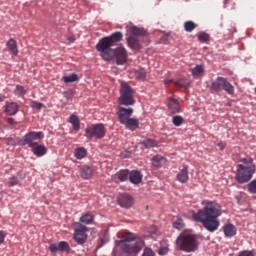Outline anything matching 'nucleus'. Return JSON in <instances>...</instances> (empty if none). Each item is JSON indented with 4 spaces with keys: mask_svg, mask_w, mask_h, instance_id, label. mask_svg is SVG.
<instances>
[{
    "mask_svg": "<svg viewBox=\"0 0 256 256\" xmlns=\"http://www.w3.org/2000/svg\"><path fill=\"white\" fill-rule=\"evenodd\" d=\"M222 213L221 204L216 201H207L203 209L193 214V219L202 223L209 233H215L219 229V225H221L219 217H221Z\"/></svg>",
    "mask_w": 256,
    "mask_h": 256,
    "instance_id": "1",
    "label": "nucleus"
},
{
    "mask_svg": "<svg viewBox=\"0 0 256 256\" xmlns=\"http://www.w3.org/2000/svg\"><path fill=\"white\" fill-rule=\"evenodd\" d=\"M118 239L120 240H116V244L122 245L121 249L127 255L136 256L145 247V241L135 238L133 233H118Z\"/></svg>",
    "mask_w": 256,
    "mask_h": 256,
    "instance_id": "2",
    "label": "nucleus"
},
{
    "mask_svg": "<svg viewBox=\"0 0 256 256\" xmlns=\"http://www.w3.org/2000/svg\"><path fill=\"white\" fill-rule=\"evenodd\" d=\"M123 39V33L114 32L110 36L101 38L96 44V50L104 61H111V54H113V47L115 43H119Z\"/></svg>",
    "mask_w": 256,
    "mask_h": 256,
    "instance_id": "3",
    "label": "nucleus"
},
{
    "mask_svg": "<svg viewBox=\"0 0 256 256\" xmlns=\"http://www.w3.org/2000/svg\"><path fill=\"white\" fill-rule=\"evenodd\" d=\"M240 163L237 166L236 181L238 183H247L253 179L255 175V163L252 158H241Z\"/></svg>",
    "mask_w": 256,
    "mask_h": 256,
    "instance_id": "4",
    "label": "nucleus"
},
{
    "mask_svg": "<svg viewBox=\"0 0 256 256\" xmlns=\"http://www.w3.org/2000/svg\"><path fill=\"white\" fill-rule=\"evenodd\" d=\"M176 247L178 251L195 253V251L199 249V240L197 239V235L181 233L176 239Z\"/></svg>",
    "mask_w": 256,
    "mask_h": 256,
    "instance_id": "5",
    "label": "nucleus"
},
{
    "mask_svg": "<svg viewBox=\"0 0 256 256\" xmlns=\"http://www.w3.org/2000/svg\"><path fill=\"white\" fill-rule=\"evenodd\" d=\"M127 31L130 33L126 39L128 47L134 51H139V49H142L143 46L141 45L139 37H145V35H147V30L137 26H130L127 27Z\"/></svg>",
    "mask_w": 256,
    "mask_h": 256,
    "instance_id": "6",
    "label": "nucleus"
},
{
    "mask_svg": "<svg viewBox=\"0 0 256 256\" xmlns=\"http://www.w3.org/2000/svg\"><path fill=\"white\" fill-rule=\"evenodd\" d=\"M135 91L126 82H122L120 86V96L118 98L119 105L129 107L135 105Z\"/></svg>",
    "mask_w": 256,
    "mask_h": 256,
    "instance_id": "7",
    "label": "nucleus"
},
{
    "mask_svg": "<svg viewBox=\"0 0 256 256\" xmlns=\"http://www.w3.org/2000/svg\"><path fill=\"white\" fill-rule=\"evenodd\" d=\"M223 89L226 91V93H228V95H233V93H235V87H233L226 78L217 77V79L211 84V91H214V93H219Z\"/></svg>",
    "mask_w": 256,
    "mask_h": 256,
    "instance_id": "8",
    "label": "nucleus"
},
{
    "mask_svg": "<svg viewBox=\"0 0 256 256\" xmlns=\"http://www.w3.org/2000/svg\"><path fill=\"white\" fill-rule=\"evenodd\" d=\"M105 133H107L105 125L101 123L92 124L85 129L84 137H87L88 139H103Z\"/></svg>",
    "mask_w": 256,
    "mask_h": 256,
    "instance_id": "9",
    "label": "nucleus"
},
{
    "mask_svg": "<svg viewBox=\"0 0 256 256\" xmlns=\"http://www.w3.org/2000/svg\"><path fill=\"white\" fill-rule=\"evenodd\" d=\"M44 135L43 132H35L31 131L28 132L22 139L18 141V144L21 145L22 147H25V145H28L30 149L32 147H35L37 145V141H41L43 139Z\"/></svg>",
    "mask_w": 256,
    "mask_h": 256,
    "instance_id": "10",
    "label": "nucleus"
},
{
    "mask_svg": "<svg viewBox=\"0 0 256 256\" xmlns=\"http://www.w3.org/2000/svg\"><path fill=\"white\" fill-rule=\"evenodd\" d=\"M111 60L116 59L117 65H124V63H127V50L119 46L112 50Z\"/></svg>",
    "mask_w": 256,
    "mask_h": 256,
    "instance_id": "11",
    "label": "nucleus"
},
{
    "mask_svg": "<svg viewBox=\"0 0 256 256\" xmlns=\"http://www.w3.org/2000/svg\"><path fill=\"white\" fill-rule=\"evenodd\" d=\"M79 228L75 229L74 239L78 245H83L87 241V228L81 225V223H76Z\"/></svg>",
    "mask_w": 256,
    "mask_h": 256,
    "instance_id": "12",
    "label": "nucleus"
},
{
    "mask_svg": "<svg viewBox=\"0 0 256 256\" xmlns=\"http://www.w3.org/2000/svg\"><path fill=\"white\" fill-rule=\"evenodd\" d=\"M133 108L119 107L117 111L118 121L121 125L131 119Z\"/></svg>",
    "mask_w": 256,
    "mask_h": 256,
    "instance_id": "13",
    "label": "nucleus"
},
{
    "mask_svg": "<svg viewBox=\"0 0 256 256\" xmlns=\"http://www.w3.org/2000/svg\"><path fill=\"white\" fill-rule=\"evenodd\" d=\"M118 203L120 207H124V209H129L132 205H134L135 200L129 194H120L118 197Z\"/></svg>",
    "mask_w": 256,
    "mask_h": 256,
    "instance_id": "14",
    "label": "nucleus"
},
{
    "mask_svg": "<svg viewBox=\"0 0 256 256\" xmlns=\"http://www.w3.org/2000/svg\"><path fill=\"white\" fill-rule=\"evenodd\" d=\"M4 113L10 116L17 115L19 113V105L15 102H6Z\"/></svg>",
    "mask_w": 256,
    "mask_h": 256,
    "instance_id": "15",
    "label": "nucleus"
},
{
    "mask_svg": "<svg viewBox=\"0 0 256 256\" xmlns=\"http://www.w3.org/2000/svg\"><path fill=\"white\" fill-rule=\"evenodd\" d=\"M128 179L130 183H132L133 185H139V183L143 181V175L141 174L140 171L133 170L130 172Z\"/></svg>",
    "mask_w": 256,
    "mask_h": 256,
    "instance_id": "16",
    "label": "nucleus"
},
{
    "mask_svg": "<svg viewBox=\"0 0 256 256\" xmlns=\"http://www.w3.org/2000/svg\"><path fill=\"white\" fill-rule=\"evenodd\" d=\"M177 181L179 183H187L189 181V166H184L177 174Z\"/></svg>",
    "mask_w": 256,
    "mask_h": 256,
    "instance_id": "17",
    "label": "nucleus"
},
{
    "mask_svg": "<svg viewBox=\"0 0 256 256\" xmlns=\"http://www.w3.org/2000/svg\"><path fill=\"white\" fill-rule=\"evenodd\" d=\"M122 125H124L128 131H137V129H139V119L130 118Z\"/></svg>",
    "mask_w": 256,
    "mask_h": 256,
    "instance_id": "18",
    "label": "nucleus"
},
{
    "mask_svg": "<svg viewBox=\"0 0 256 256\" xmlns=\"http://www.w3.org/2000/svg\"><path fill=\"white\" fill-rule=\"evenodd\" d=\"M31 151L36 155V157H43L44 155H47V147L39 145V143L32 147Z\"/></svg>",
    "mask_w": 256,
    "mask_h": 256,
    "instance_id": "19",
    "label": "nucleus"
},
{
    "mask_svg": "<svg viewBox=\"0 0 256 256\" xmlns=\"http://www.w3.org/2000/svg\"><path fill=\"white\" fill-rule=\"evenodd\" d=\"M6 46L12 55H19V48H17V41L15 39L10 38L6 43Z\"/></svg>",
    "mask_w": 256,
    "mask_h": 256,
    "instance_id": "20",
    "label": "nucleus"
},
{
    "mask_svg": "<svg viewBox=\"0 0 256 256\" xmlns=\"http://www.w3.org/2000/svg\"><path fill=\"white\" fill-rule=\"evenodd\" d=\"M153 167H156V169H159V167H163L165 163H167V159L161 155H156L152 157L151 159Z\"/></svg>",
    "mask_w": 256,
    "mask_h": 256,
    "instance_id": "21",
    "label": "nucleus"
},
{
    "mask_svg": "<svg viewBox=\"0 0 256 256\" xmlns=\"http://www.w3.org/2000/svg\"><path fill=\"white\" fill-rule=\"evenodd\" d=\"M223 230L226 237H235L237 235V228L233 224H226Z\"/></svg>",
    "mask_w": 256,
    "mask_h": 256,
    "instance_id": "22",
    "label": "nucleus"
},
{
    "mask_svg": "<svg viewBox=\"0 0 256 256\" xmlns=\"http://www.w3.org/2000/svg\"><path fill=\"white\" fill-rule=\"evenodd\" d=\"M168 109L171 111V113H180L181 112V106L179 105V101L176 99H170L168 103Z\"/></svg>",
    "mask_w": 256,
    "mask_h": 256,
    "instance_id": "23",
    "label": "nucleus"
},
{
    "mask_svg": "<svg viewBox=\"0 0 256 256\" xmlns=\"http://www.w3.org/2000/svg\"><path fill=\"white\" fill-rule=\"evenodd\" d=\"M69 123H71V125L73 126V131H75L76 133L79 132V130L81 129V122L79 121V117L74 114L70 115Z\"/></svg>",
    "mask_w": 256,
    "mask_h": 256,
    "instance_id": "24",
    "label": "nucleus"
},
{
    "mask_svg": "<svg viewBox=\"0 0 256 256\" xmlns=\"http://www.w3.org/2000/svg\"><path fill=\"white\" fill-rule=\"evenodd\" d=\"M80 177L83 179H91L93 177V168L89 166H84L80 170Z\"/></svg>",
    "mask_w": 256,
    "mask_h": 256,
    "instance_id": "25",
    "label": "nucleus"
},
{
    "mask_svg": "<svg viewBox=\"0 0 256 256\" xmlns=\"http://www.w3.org/2000/svg\"><path fill=\"white\" fill-rule=\"evenodd\" d=\"M74 156L76 159H85V157H87V150L84 147L76 148Z\"/></svg>",
    "mask_w": 256,
    "mask_h": 256,
    "instance_id": "26",
    "label": "nucleus"
},
{
    "mask_svg": "<svg viewBox=\"0 0 256 256\" xmlns=\"http://www.w3.org/2000/svg\"><path fill=\"white\" fill-rule=\"evenodd\" d=\"M129 175V170H120L118 173H116L117 179H119L121 182L127 181L129 179Z\"/></svg>",
    "mask_w": 256,
    "mask_h": 256,
    "instance_id": "27",
    "label": "nucleus"
},
{
    "mask_svg": "<svg viewBox=\"0 0 256 256\" xmlns=\"http://www.w3.org/2000/svg\"><path fill=\"white\" fill-rule=\"evenodd\" d=\"M195 29H197V25L195 24V22L189 20L184 23V30L187 33H191L192 31H195Z\"/></svg>",
    "mask_w": 256,
    "mask_h": 256,
    "instance_id": "28",
    "label": "nucleus"
},
{
    "mask_svg": "<svg viewBox=\"0 0 256 256\" xmlns=\"http://www.w3.org/2000/svg\"><path fill=\"white\" fill-rule=\"evenodd\" d=\"M93 221V214L86 213L83 214L82 217H80V223H84L85 225H90Z\"/></svg>",
    "mask_w": 256,
    "mask_h": 256,
    "instance_id": "29",
    "label": "nucleus"
},
{
    "mask_svg": "<svg viewBox=\"0 0 256 256\" xmlns=\"http://www.w3.org/2000/svg\"><path fill=\"white\" fill-rule=\"evenodd\" d=\"M203 66L197 65L196 67L191 69V73L193 77H201L203 75Z\"/></svg>",
    "mask_w": 256,
    "mask_h": 256,
    "instance_id": "30",
    "label": "nucleus"
},
{
    "mask_svg": "<svg viewBox=\"0 0 256 256\" xmlns=\"http://www.w3.org/2000/svg\"><path fill=\"white\" fill-rule=\"evenodd\" d=\"M184 122H185V119H183V117L180 115H176L172 117V123L175 127H181Z\"/></svg>",
    "mask_w": 256,
    "mask_h": 256,
    "instance_id": "31",
    "label": "nucleus"
},
{
    "mask_svg": "<svg viewBox=\"0 0 256 256\" xmlns=\"http://www.w3.org/2000/svg\"><path fill=\"white\" fill-rule=\"evenodd\" d=\"M64 83H75V81H79V76L77 74H72L70 76L63 77Z\"/></svg>",
    "mask_w": 256,
    "mask_h": 256,
    "instance_id": "32",
    "label": "nucleus"
},
{
    "mask_svg": "<svg viewBox=\"0 0 256 256\" xmlns=\"http://www.w3.org/2000/svg\"><path fill=\"white\" fill-rule=\"evenodd\" d=\"M142 145H144L146 149H151V147H157V142L153 139H146L142 142Z\"/></svg>",
    "mask_w": 256,
    "mask_h": 256,
    "instance_id": "33",
    "label": "nucleus"
},
{
    "mask_svg": "<svg viewBox=\"0 0 256 256\" xmlns=\"http://www.w3.org/2000/svg\"><path fill=\"white\" fill-rule=\"evenodd\" d=\"M135 77L136 79H145V77H147V72L143 68L138 69L135 71Z\"/></svg>",
    "mask_w": 256,
    "mask_h": 256,
    "instance_id": "34",
    "label": "nucleus"
},
{
    "mask_svg": "<svg viewBox=\"0 0 256 256\" xmlns=\"http://www.w3.org/2000/svg\"><path fill=\"white\" fill-rule=\"evenodd\" d=\"M173 227L174 229H178L179 231H181V229L185 227V224L183 223V219L177 218L173 223Z\"/></svg>",
    "mask_w": 256,
    "mask_h": 256,
    "instance_id": "35",
    "label": "nucleus"
},
{
    "mask_svg": "<svg viewBox=\"0 0 256 256\" xmlns=\"http://www.w3.org/2000/svg\"><path fill=\"white\" fill-rule=\"evenodd\" d=\"M176 87H182L183 89H187L189 87V82L186 79H180L175 82Z\"/></svg>",
    "mask_w": 256,
    "mask_h": 256,
    "instance_id": "36",
    "label": "nucleus"
},
{
    "mask_svg": "<svg viewBox=\"0 0 256 256\" xmlns=\"http://www.w3.org/2000/svg\"><path fill=\"white\" fill-rule=\"evenodd\" d=\"M209 39H210V36L206 32H202L198 34V41H201L202 43H207Z\"/></svg>",
    "mask_w": 256,
    "mask_h": 256,
    "instance_id": "37",
    "label": "nucleus"
},
{
    "mask_svg": "<svg viewBox=\"0 0 256 256\" xmlns=\"http://www.w3.org/2000/svg\"><path fill=\"white\" fill-rule=\"evenodd\" d=\"M15 185H19V178L16 176H13L10 178L8 182V187H15Z\"/></svg>",
    "mask_w": 256,
    "mask_h": 256,
    "instance_id": "38",
    "label": "nucleus"
},
{
    "mask_svg": "<svg viewBox=\"0 0 256 256\" xmlns=\"http://www.w3.org/2000/svg\"><path fill=\"white\" fill-rule=\"evenodd\" d=\"M31 107H32V109H37V111H41V109H43V103L37 102V101H32Z\"/></svg>",
    "mask_w": 256,
    "mask_h": 256,
    "instance_id": "39",
    "label": "nucleus"
},
{
    "mask_svg": "<svg viewBox=\"0 0 256 256\" xmlns=\"http://www.w3.org/2000/svg\"><path fill=\"white\" fill-rule=\"evenodd\" d=\"M16 93L18 95H26L27 94V90H25V87L21 86V85H17L16 89H15Z\"/></svg>",
    "mask_w": 256,
    "mask_h": 256,
    "instance_id": "40",
    "label": "nucleus"
},
{
    "mask_svg": "<svg viewBox=\"0 0 256 256\" xmlns=\"http://www.w3.org/2000/svg\"><path fill=\"white\" fill-rule=\"evenodd\" d=\"M59 251H69V244L65 241H62L58 245Z\"/></svg>",
    "mask_w": 256,
    "mask_h": 256,
    "instance_id": "41",
    "label": "nucleus"
},
{
    "mask_svg": "<svg viewBox=\"0 0 256 256\" xmlns=\"http://www.w3.org/2000/svg\"><path fill=\"white\" fill-rule=\"evenodd\" d=\"M248 191H250L251 193H256V180H252L248 184Z\"/></svg>",
    "mask_w": 256,
    "mask_h": 256,
    "instance_id": "42",
    "label": "nucleus"
},
{
    "mask_svg": "<svg viewBox=\"0 0 256 256\" xmlns=\"http://www.w3.org/2000/svg\"><path fill=\"white\" fill-rule=\"evenodd\" d=\"M142 256H155V252L151 248H145Z\"/></svg>",
    "mask_w": 256,
    "mask_h": 256,
    "instance_id": "43",
    "label": "nucleus"
},
{
    "mask_svg": "<svg viewBox=\"0 0 256 256\" xmlns=\"http://www.w3.org/2000/svg\"><path fill=\"white\" fill-rule=\"evenodd\" d=\"M238 256H255L252 251L244 250L239 252Z\"/></svg>",
    "mask_w": 256,
    "mask_h": 256,
    "instance_id": "44",
    "label": "nucleus"
},
{
    "mask_svg": "<svg viewBox=\"0 0 256 256\" xmlns=\"http://www.w3.org/2000/svg\"><path fill=\"white\" fill-rule=\"evenodd\" d=\"M50 251L51 253H57V251H59V246H57V244H51Z\"/></svg>",
    "mask_w": 256,
    "mask_h": 256,
    "instance_id": "45",
    "label": "nucleus"
},
{
    "mask_svg": "<svg viewBox=\"0 0 256 256\" xmlns=\"http://www.w3.org/2000/svg\"><path fill=\"white\" fill-rule=\"evenodd\" d=\"M5 237H6L5 232L0 231V245L2 243H5Z\"/></svg>",
    "mask_w": 256,
    "mask_h": 256,
    "instance_id": "46",
    "label": "nucleus"
},
{
    "mask_svg": "<svg viewBox=\"0 0 256 256\" xmlns=\"http://www.w3.org/2000/svg\"><path fill=\"white\" fill-rule=\"evenodd\" d=\"M217 147L220 151H223L226 147V144H225V142H220V143H218Z\"/></svg>",
    "mask_w": 256,
    "mask_h": 256,
    "instance_id": "47",
    "label": "nucleus"
},
{
    "mask_svg": "<svg viewBox=\"0 0 256 256\" xmlns=\"http://www.w3.org/2000/svg\"><path fill=\"white\" fill-rule=\"evenodd\" d=\"M8 123H9V125H15L16 124L15 119H13V118H9Z\"/></svg>",
    "mask_w": 256,
    "mask_h": 256,
    "instance_id": "48",
    "label": "nucleus"
},
{
    "mask_svg": "<svg viewBox=\"0 0 256 256\" xmlns=\"http://www.w3.org/2000/svg\"><path fill=\"white\" fill-rule=\"evenodd\" d=\"M164 83L165 85H171V83H173V79H166Z\"/></svg>",
    "mask_w": 256,
    "mask_h": 256,
    "instance_id": "49",
    "label": "nucleus"
},
{
    "mask_svg": "<svg viewBox=\"0 0 256 256\" xmlns=\"http://www.w3.org/2000/svg\"><path fill=\"white\" fill-rule=\"evenodd\" d=\"M165 253H167V249L166 248L159 250V255H165Z\"/></svg>",
    "mask_w": 256,
    "mask_h": 256,
    "instance_id": "50",
    "label": "nucleus"
},
{
    "mask_svg": "<svg viewBox=\"0 0 256 256\" xmlns=\"http://www.w3.org/2000/svg\"><path fill=\"white\" fill-rule=\"evenodd\" d=\"M101 241H102V243H107L109 241V238L104 237V238L101 239Z\"/></svg>",
    "mask_w": 256,
    "mask_h": 256,
    "instance_id": "51",
    "label": "nucleus"
},
{
    "mask_svg": "<svg viewBox=\"0 0 256 256\" xmlns=\"http://www.w3.org/2000/svg\"><path fill=\"white\" fill-rule=\"evenodd\" d=\"M5 101V95H0V103H3Z\"/></svg>",
    "mask_w": 256,
    "mask_h": 256,
    "instance_id": "52",
    "label": "nucleus"
},
{
    "mask_svg": "<svg viewBox=\"0 0 256 256\" xmlns=\"http://www.w3.org/2000/svg\"><path fill=\"white\" fill-rule=\"evenodd\" d=\"M68 41H70V43H73V42L75 41V38L70 37V38L68 39Z\"/></svg>",
    "mask_w": 256,
    "mask_h": 256,
    "instance_id": "53",
    "label": "nucleus"
}]
</instances>
